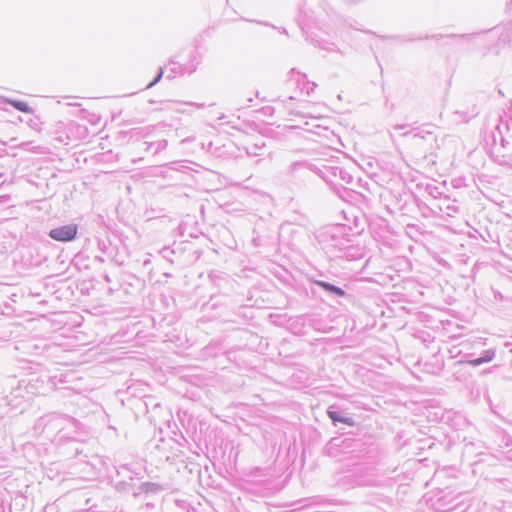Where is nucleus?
Segmentation results:
<instances>
[{"label": "nucleus", "instance_id": "f257e3e1", "mask_svg": "<svg viewBox=\"0 0 512 512\" xmlns=\"http://www.w3.org/2000/svg\"><path fill=\"white\" fill-rule=\"evenodd\" d=\"M77 232V225L69 224L52 229L49 236L56 241L67 242L73 240L76 237Z\"/></svg>", "mask_w": 512, "mask_h": 512}, {"label": "nucleus", "instance_id": "f03ea898", "mask_svg": "<svg viewBox=\"0 0 512 512\" xmlns=\"http://www.w3.org/2000/svg\"><path fill=\"white\" fill-rule=\"evenodd\" d=\"M316 284L320 287H322L323 289H325L326 291H329V292H332L338 296H344L345 295V292L339 288V287H336L332 284H329L327 282H323V281H316Z\"/></svg>", "mask_w": 512, "mask_h": 512}, {"label": "nucleus", "instance_id": "7ed1b4c3", "mask_svg": "<svg viewBox=\"0 0 512 512\" xmlns=\"http://www.w3.org/2000/svg\"><path fill=\"white\" fill-rule=\"evenodd\" d=\"M7 102L12 105L15 109L18 111L24 112V113H30L31 109L29 105L22 101H16V100H7Z\"/></svg>", "mask_w": 512, "mask_h": 512}, {"label": "nucleus", "instance_id": "20e7f679", "mask_svg": "<svg viewBox=\"0 0 512 512\" xmlns=\"http://www.w3.org/2000/svg\"><path fill=\"white\" fill-rule=\"evenodd\" d=\"M493 357H494V355L492 353H490L485 357L477 358V359L470 361V364H472L473 366H478L482 363L490 362L493 359Z\"/></svg>", "mask_w": 512, "mask_h": 512}, {"label": "nucleus", "instance_id": "39448f33", "mask_svg": "<svg viewBox=\"0 0 512 512\" xmlns=\"http://www.w3.org/2000/svg\"><path fill=\"white\" fill-rule=\"evenodd\" d=\"M329 416H330V418H331L332 420H334V421L344 422V423H346V424H348V425H352V424H353V422H352V421H349V420H347V419H342V418H340V417H339V415L337 414V412H329Z\"/></svg>", "mask_w": 512, "mask_h": 512}]
</instances>
